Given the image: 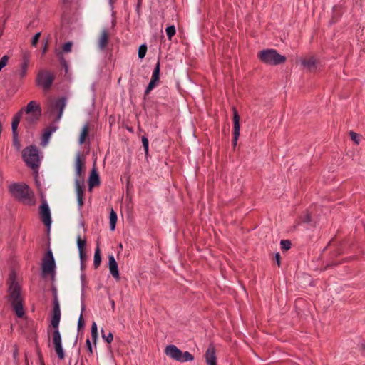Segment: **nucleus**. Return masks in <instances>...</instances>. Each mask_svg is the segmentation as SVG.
<instances>
[{
  "instance_id": "nucleus-1",
  "label": "nucleus",
  "mask_w": 365,
  "mask_h": 365,
  "mask_svg": "<svg viewBox=\"0 0 365 365\" xmlns=\"http://www.w3.org/2000/svg\"><path fill=\"white\" fill-rule=\"evenodd\" d=\"M9 286L8 292V300L11 302V305L19 318H22L25 315L23 306V297L21 296V287L16 281L14 274L9 276Z\"/></svg>"
},
{
  "instance_id": "nucleus-2",
  "label": "nucleus",
  "mask_w": 365,
  "mask_h": 365,
  "mask_svg": "<svg viewBox=\"0 0 365 365\" xmlns=\"http://www.w3.org/2000/svg\"><path fill=\"white\" fill-rule=\"evenodd\" d=\"M9 191L15 200L24 205L35 204L34 193L25 183H12L9 186Z\"/></svg>"
},
{
  "instance_id": "nucleus-3",
  "label": "nucleus",
  "mask_w": 365,
  "mask_h": 365,
  "mask_svg": "<svg viewBox=\"0 0 365 365\" xmlns=\"http://www.w3.org/2000/svg\"><path fill=\"white\" fill-rule=\"evenodd\" d=\"M22 158L27 166L37 172L41 163L39 150L38 148L31 145L26 147L22 151Z\"/></svg>"
},
{
  "instance_id": "nucleus-4",
  "label": "nucleus",
  "mask_w": 365,
  "mask_h": 365,
  "mask_svg": "<svg viewBox=\"0 0 365 365\" xmlns=\"http://www.w3.org/2000/svg\"><path fill=\"white\" fill-rule=\"evenodd\" d=\"M24 108V111L28 115L26 121L29 126L35 125L41 115V108L35 101H31Z\"/></svg>"
},
{
  "instance_id": "nucleus-5",
  "label": "nucleus",
  "mask_w": 365,
  "mask_h": 365,
  "mask_svg": "<svg viewBox=\"0 0 365 365\" xmlns=\"http://www.w3.org/2000/svg\"><path fill=\"white\" fill-rule=\"evenodd\" d=\"M54 80L53 73L47 70H40L36 75V84L47 91L51 88Z\"/></svg>"
},
{
  "instance_id": "nucleus-6",
  "label": "nucleus",
  "mask_w": 365,
  "mask_h": 365,
  "mask_svg": "<svg viewBox=\"0 0 365 365\" xmlns=\"http://www.w3.org/2000/svg\"><path fill=\"white\" fill-rule=\"evenodd\" d=\"M41 268L43 274H53L55 273L56 262L50 248L47 250L43 257Z\"/></svg>"
},
{
  "instance_id": "nucleus-7",
  "label": "nucleus",
  "mask_w": 365,
  "mask_h": 365,
  "mask_svg": "<svg viewBox=\"0 0 365 365\" xmlns=\"http://www.w3.org/2000/svg\"><path fill=\"white\" fill-rule=\"evenodd\" d=\"M66 98L61 97L55 100L50 106L49 113L50 115L55 116V121L58 120L62 115L63 110L66 106Z\"/></svg>"
},
{
  "instance_id": "nucleus-8",
  "label": "nucleus",
  "mask_w": 365,
  "mask_h": 365,
  "mask_svg": "<svg viewBox=\"0 0 365 365\" xmlns=\"http://www.w3.org/2000/svg\"><path fill=\"white\" fill-rule=\"evenodd\" d=\"M53 315L51 320V326L53 328H58L61 319V310L56 289H53Z\"/></svg>"
},
{
  "instance_id": "nucleus-9",
  "label": "nucleus",
  "mask_w": 365,
  "mask_h": 365,
  "mask_svg": "<svg viewBox=\"0 0 365 365\" xmlns=\"http://www.w3.org/2000/svg\"><path fill=\"white\" fill-rule=\"evenodd\" d=\"M40 217L49 232L51 225V211L46 202H43L39 207Z\"/></svg>"
},
{
  "instance_id": "nucleus-10",
  "label": "nucleus",
  "mask_w": 365,
  "mask_h": 365,
  "mask_svg": "<svg viewBox=\"0 0 365 365\" xmlns=\"http://www.w3.org/2000/svg\"><path fill=\"white\" fill-rule=\"evenodd\" d=\"M233 113V139L232 145L234 148L237 145V143L240 136V115L235 107H232Z\"/></svg>"
},
{
  "instance_id": "nucleus-11",
  "label": "nucleus",
  "mask_w": 365,
  "mask_h": 365,
  "mask_svg": "<svg viewBox=\"0 0 365 365\" xmlns=\"http://www.w3.org/2000/svg\"><path fill=\"white\" fill-rule=\"evenodd\" d=\"M207 365H217L216 349L213 343H210L205 354Z\"/></svg>"
},
{
  "instance_id": "nucleus-12",
  "label": "nucleus",
  "mask_w": 365,
  "mask_h": 365,
  "mask_svg": "<svg viewBox=\"0 0 365 365\" xmlns=\"http://www.w3.org/2000/svg\"><path fill=\"white\" fill-rule=\"evenodd\" d=\"M257 56L262 63L274 65V49L262 50Z\"/></svg>"
},
{
  "instance_id": "nucleus-13",
  "label": "nucleus",
  "mask_w": 365,
  "mask_h": 365,
  "mask_svg": "<svg viewBox=\"0 0 365 365\" xmlns=\"http://www.w3.org/2000/svg\"><path fill=\"white\" fill-rule=\"evenodd\" d=\"M319 61L313 56L304 58L302 61L304 68L310 72L317 71L319 68Z\"/></svg>"
},
{
  "instance_id": "nucleus-14",
  "label": "nucleus",
  "mask_w": 365,
  "mask_h": 365,
  "mask_svg": "<svg viewBox=\"0 0 365 365\" xmlns=\"http://www.w3.org/2000/svg\"><path fill=\"white\" fill-rule=\"evenodd\" d=\"M100 183V177L96 170V165L94 163L88 178L89 190L91 191L92 188L94 187L99 186Z\"/></svg>"
},
{
  "instance_id": "nucleus-15",
  "label": "nucleus",
  "mask_w": 365,
  "mask_h": 365,
  "mask_svg": "<svg viewBox=\"0 0 365 365\" xmlns=\"http://www.w3.org/2000/svg\"><path fill=\"white\" fill-rule=\"evenodd\" d=\"M31 58V53L29 51H24L22 54V63L21 64V72L19 73L20 78L23 79L27 73V69L29 65Z\"/></svg>"
},
{
  "instance_id": "nucleus-16",
  "label": "nucleus",
  "mask_w": 365,
  "mask_h": 365,
  "mask_svg": "<svg viewBox=\"0 0 365 365\" xmlns=\"http://www.w3.org/2000/svg\"><path fill=\"white\" fill-rule=\"evenodd\" d=\"M165 354L175 361L180 359V355L182 351L179 349L176 346L170 344L168 345L165 349Z\"/></svg>"
},
{
  "instance_id": "nucleus-17",
  "label": "nucleus",
  "mask_w": 365,
  "mask_h": 365,
  "mask_svg": "<svg viewBox=\"0 0 365 365\" xmlns=\"http://www.w3.org/2000/svg\"><path fill=\"white\" fill-rule=\"evenodd\" d=\"M108 265L110 274L117 280L120 279L118 263L113 255L108 257Z\"/></svg>"
},
{
  "instance_id": "nucleus-18",
  "label": "nucleus",
  "mask_w": 365,
  "mask_h": 365,
  "mask_svg": "<svg viewBox=\"0 0 365 365\" xmlns=\"http://www.w3.org/2000/svg\"><path fill=\"white\" fill-rule=\"evenodd\" d=\"M85 159L84 158H81L80 153H78L76 158V178L82 179L83 177L82 176V172L85 168Z\"/></svg>"
},
{
  "instance_id": "nucleus-19",
  "label": "nucleus",
  "mask_w": 365,
  "mask_h": 365,
  "mask_svg": "<svg viewBox=\"0 0 365 365\" xmlns=\"http://www.w3.org/2000/svg\"><path fill=\"white\" fill-rule=\"evenodd\" d=\"M109 41V34L108 31L107 29H103L101 31L100 38L98 39V45L100 49L103 50L104 49Z\"/></svg>"
},
{
  "instance_id": "nucleus-20",
  "label": "nucleus",
  "mask_w": 365,
  "mask_h": 365,
  "mask_svg": "<svg viewBox=\"0 0 365 365\" xmlns=\"http://www.w3.org/2000/svg\"><path fill=\"white\" fill-rule=\"evenodd\" d=\"M23 112H24V108H21L14 116L13 120H12V123H11L12 133H18L17 128H18V125H19V124L20 123V120L21 119Z\"/></svg>"
},
{
  "instance_id": "nucleus-21",
  "label": "nucleus",
  "mask_w": 365,
  "mask_h": 365,
  "mask_svg": "<svg viewBox=\"0 0 365 365\" xmlns=\"http://www.w3.org/2000/svg\"><path fill=\"white\" fill-rule=\"evenodd\" d=\"M76 190L77 193V197H83L84 195V179L76 178L75 180Z\"/></svg>"
},
{
  "instance_id": "nucleus-22",
  "label": "nucleus",
  "mask_w": 365,
  "mask_h": 365,
  "mask_svg": "<svg viewBox=\"0 0 365 365\" xmlns=\"http://www.w3.org/2000/svg\"><path fill=\"white\" fill-rule=\"evenodd\" d=\"M110 230L113 231L115 229L116 222H117V214L114 211V210L112 208L110 212Z\"/></svg>"
},
{
  "instance_id": "nucleus-23",
  "label": "nucleus",
  "mask_w": 365,
  "mask_h": 365,
  "mask_svg": "<svg viewBox=\"0 0 365 365\" xmlns=\"http://www.w3.org/2000/svg\"><path fill=\"white\" fill-rule=\"evenodd\" d=\"M88 131L89 127L88 123H86L82 128L80 137H79V143L83 144L85 143L86 139L88 137Z\"/></svg>"
},
{
  "instance_id": "nucleus-24",
  "label": "nucleus",
  "mask_w": 365,
  "mask_h": 365,
  "mask_svg": "<svg viewBox=\"0 0 365 365\" xmlns=\"http://www.w3.org/2000/svg\"><path fill=\"white\" fill-rule=\"evenodd\" d=\"M52 342L53 344H61V336L59 331V329L58 328H53V331L52 333Z\"/></svg>"
},
{
  "instance_id": "nucleus-25",
  "label": "nucleus",
  "mask_w": 365,
  "mask_h": 365,
  "mask_svg": "<svg viewBox=\"0 0 365 365\" xmlns=\"http://www.w3.org/2000/svg\"><path fill=\"white\" fill-rule=\"evenodd\" d=\"M101 262V250L98 246H97L95 253H94V259H93V266L95 269H97Z\"/></svg>"
},
{
  "instance_id": "nucleus-26",
  "label": "nucleus",
  "mask_w": 365,
  "mask_h": 365,
  "mask_svg": "<svg viewBox=\"0 0 365 365\" xmlns=\"http://www.w3.org/2000/svg\"><path fill=\"white\" fill-rule=\"evenodd\" d=\"M160 82L156 81V80H154V79H152L150 80V81L149 82L148 86L146 87L145 90V92H144V100L146 99V97L150 93V92L157 86L158 85Z\"/></svg>"
},
{
  "instance_id": "nucleus-27",
  "label": "nucleus",
  "mask_w": 365,
  "mask_h": 365,
  "mask_svg": "<svg viewBox=\"0 0 365 365\" xmlns=\"http://www.w3.org/2000/svg\"><path fill=\"white\" fill-rule=\"evenodd\" d=\"M160 58H158L157 63L154 68L152 74V79L156 80L160 82Z\"/></svg>"
},
{
  "instance_id": "nucleus-28",
  "label": "nucleus",
  "mask_w": 365,
  "mask_h": 365,
  "mask_svg": "<svg viewBox=\"0 0 365 365\" xmlns=\"http://www.w3.org/2000/svg\"><path fill=\"white\" fill-rule=\"evenodd\" d=\"M54 349L59 359L62 360L65 358L64 351L61 344H54Z\"/></svg>"
},
{
  "instance_id": "nucleus-29",
  "label": "nucleus",
  "mask_w": 365,
  "mask_h": 365,
  "mask_svg": "<svg viewBox=\"0 0 365 365\" xmlns=\"http://www.w3.org/2000/svg\"><path fill=\"white\" fill-rule=\"evenodd\" d=\"M193 359L194 356L192 354H191L189 351H185L184 353L182 352V354L180 355V359L178 361L186 362L191 361Z\"/></svg>"
},
{
  "instance_id": "nucleus-30",
  "label": "nucleus",
  "mask_w": 365,
  "mask_h": 365,
  "mask_svg": "<svg viewBox=\"0 0 365 365\" xmlns=\"http://www.w3.org/2000/svg\"><path fill=\"white\" fill-rule=\"evenodd\" d=\"M165 31L168 39L171 40L176 33V29L174 25H171L166 28Z\"/></svg>"
},
{
  "instance_id": "nucleus-31",
  "label": "nucleus",
  "mask_w": 365,
  "mask_h": 365,
  "mask_svg": "<svg viewBox=\"0 0 365 365\" xmlns=\"http://www.w3.org/2000/svg\"><path fill=\"white\" fill-rule=\"evenodd\" d=\"M147 49L148 48H147L146 44H142L139 46V48H138V58H139L143 59L145 56Z\"/></svg>"
},
{
  "instance_id": "nucleus-32",
  "label": "nucleus",
  "mask_w": 365,
  "mask_h": 365,
  "mask_svg": "<svg viewBox=\"0 0 365 365\" xmlns=\"http://www.w3.org/2000/svg\"><path fill=\"white\" fill-rule=\"evenodd\" d=\"M86 245V239L82 240L80 237L77 239V245L78 248L79 252H82V251H85V247Z\"/></svg>"
},
{
  "instance_id": "nucleus-33",
  "label": "nucleus",
  "mask_w": 365,
  "mask_h": 365,
  "mask_svg": "<svg viewBox=\"0 0 365 365\" xmlns=\"http://www.w3.org/2000/svg\"><path fill=\"white\" fill-rule=\"evenodd\" d=\"M102 338L108 344H110L113 340V335L111 332H109L107 335H106L103 329H101Z\"/></svg>"
},
{
  "instance_id": "nucleus-34",
  "label": "nucleus",
  "mask_w": 365,
  "mask_h": 365,
  "mask_svg": "<svg viewBox=\"0 0 365 365\" xmlns=\"http://www.w3.org/2000/svg\"><path fill=\"white\" fill-rule=\"evenodd\" d=\"M13 138V145L14 146L19 150L21 148V143L19 140V135L18 133H12Z\"/></svg>"
},
{
  "instance_id": "nucleus-35",
  "label": "nucleus",
  "mask_w": 365,
  "mask_h": 365,
  "mask_svg": "<svg viewBox=\"0 0 365 365\" xmlns=\"http://www.w3.org/2000/svg\"><path fill=\"white\" fill-rule=\"evenodd\" d=\"M281 249L283 250H288L291 247V242L288 240H282L280 242Z\"/></svg>"
},
{
  "instance_id": "nucleus-36",
  "label": "nucleus",
  "mask_w": 365,
  "mask_h": 365,
  "mask_svg": "<svg viewBox=\"0 0 365 365\" xmlns=\"http://www.w3.org/2000/svg\"><path fill=\"white\" fill-rule=\"evenodd\" d=\"M41 32H37L31 38V44L32 46L36 47L38 44V40L41 37Z\"/></svg>"
},
{
  "instance_id": "nucleus-37",
  "label": "nucleus",
  "mask_w": 365,
  "mask_h": 365,
  "mask_svg": "<svg viewBox=\"0 0 365 365\" xmlns=\"http://www.w3.org/2000/svg\"><path fill=\"white\" fill-rule=\"evenodd\" d=\"M286 61V57L282 56L275 51V65L284 63Z\"/></svg>"
},
{
  "instance_id": "nucleus-38",
  "label": "nucleus",
  "mask_w": 365,
  "mask_h": 365,
  "mask_svg": "<svg viewBox=\"0 0 365 365\" xmlns=\"http://www.w3.org/2000/svg\"><path fill=\"white\" fill-rule=\"evenodd\" d=\"M53 130H54V129H53V128H47L45 130L43 135V141H45V142L48 141V140L49 139V138Z\"/></svg>"
},
{
  "instance_id": "nucleus-39",
  "label": "nucleus",
  "mask_w": 365,
  "mask_h": 365,
  "mask_svg": "<svg viewBox=\"0 0 365 365\" xmlns=\"http://www.w3.org/2000/svg\"><path fill=\"white\" fill-rule=\"evenodd\" d=\"M142 143H143V146L144 150H145V155H148V145H149V142H148V138L145 137V136H143L142 137Z\"/></svg>"
},
{
  "instance_id": "nucleus-40",
  "label": "nucleus",
  "mask_w": 365,
  "mask_h": 365,
  "mask_svg": "<svg viewBox=\"0 0 365 365\" xmlns=\"http://www.w3.org/2000/svg\"><path fill=\"white\" fill-rule=\"evenodd\" d=\"M9 57L7 55L4 56L0 59V68H4L9 62Z\"/></svg>"
},
{
  "instance_id": "nucleus-41",
  "label": "nucleus",
  "mask_w": 365,
  "mask_h": 365,
  "mask_svg": "<svg viewBox=\"0 0 365 365\" xmlns=\"http://www.w3.org/2000/svg\"><path fill=\"white\" fill-rule=\"evenodd\" d=\"M349 135H350L351 139L353 141H354L356 144H359L361 136L353 131H351Z\"/></svg>"
},
{
  "instance_id": "nucleus-42",
  "label": "nucleus",
  "mask_w": 365,
  "mask_h": 365,
  "mask_svg": "<svg viewBox=\"0 0 365 365\" xmlns=\"http://www.w3.org/2000/svg\"><path fill=\"white\" fill-rule=\"evenodd\" d=\"M72 45V42L71 41L65 43L62 47L63 51L66 53L70 52L71 51Z\"/></svg>"
},
{
  "instance_id": "nucleus-43",
  "label": "nucleus",
  "mask_w": 365,
  "mask_h": 365,
  "mask_svg": "<svg viewBox=\"0 0 365 365\" xmlns=\"http://www.w3.org/2000/svg\"><path fill=\"white\" fill-rule=\"evenodd\" d=\"M85 325V321L83 319L82 314L80 315L78 321V329L80 330L81 329L83 328Z\"/></svg>"
},
{
  "instance_id": "nucleus-44",
  "label": "nucleus",
  "mask_w": 365,
  "mask_h": 365,
  "mask_svg": "<svg viewBox=\"0 0 365 365\" xmlns=\"http://www.w3.org/2000/svg\"><path fill=\"white\" fill-rule=\"evenodd\" d=\"M60 63H61V65L65 68L66 72H67L68 71V63L62 55H61V56H60Z\"/></svg>"
},
{
  "instance_id": "nucleus-45",
  "label": "nucleus",
  "mask_w": 365,
  "mask_h": 365,
  "mask_svg": "<svg viewBox=\"0 0 365 365\" xmlns=\"http://www.w3.org/2000/svg\"><path fill=\"white\" fill-rule=\"evenodd\" d=\"M36 353L38 354V359H39V361H40L41 364V365H45L44 361H43V356H42V354H41V351L39 347L36 348Z\"/></svg>"
},
{
  "instance_id": "nucleus-46",
  "label": "nucleus",
  "mask_w": 365,
  "mask_h": 365,
  "mask_svg": "<svg viewBox=\"0 0 365 365\" xmlns=\"http://www.w3.org/2000/svg\"><path fill=\"white\" fill-rule=\"evenodd\" d=\"M86 349H87V351L89 352V354L91 355H92L93 354V349H92V345H91V341L89 339H86Z\"/></svg>"
},
{
  "instance_id": "nucleus-47",
  "label": "nucleus",
  "mask_w": 365,
  "mask_h": 365,
  "mask_svg": "<svg viewBox=\"0 0 365 365\" xmlns=\"http://www.w3.org/2000/svg\"><path fill=\"white\" fill-rule=\"evenodd\" d=\"M81 264H83L86 259V254L85 251H82V252H79Z\"/></svg>"
},
{
  "instance_id": "nucleus-48",
  "label": "nucleus",
  "mask_w": 365,
  "mask_h": 365,
  "mask_svg": "<svg viewBox=\"0 0 365 365\" xmlns=\"http://www.w3.org/2000/svg\"><path fill=\"white\" fill-rule=\"evenodd\" d=\"M302 221L305 223L310 222L312 221L310 215L309 214L305 215L304 217H302Z\"/></svg>"
},
{
  "instance_id": "nucleus-49",
  "label": "nucleus",
  "mask_w": 365,
  "mask_h": 365,
  "mask_svg": "<svg viewBox=\"0 0 365 365\" xmlns=\"http://www.w3.org/2000/svg\"><path fill=\"white\" fill-rule=\"evenodd\" d=\"M93 333L98 334V328L96 322H93L91 325V334Z\"/></svg>"
},
{
  "instance_id": "nucleus-50",
  "label": "nucleus",
  "mask_w": 365,
  "mask_h": 365,
  "mask_svg": "<svg viewBox=\"0 0 365 365\" xmlns=\"http://www.w3.org/2000/svg\"><path fill=\"white\" fill-rule=\"evenodd\" d=\"M48 40H46L45 42H44V46H43V48L42 49V53L44 54L47 52L48 51Z\"/></svg>"
},
{
  "instance_id": "nucleus-51",
  "label": "nucleus",
  "mask_w": 365,
  "mask_h": 365,
  "mask_svg": "<svg viewBox=\"0 0 365 365\" xmlns=\"http://www.w3.org/2000/svg\"><path fill=\"white\" fill-rule=\"evenodd\" d=\"M78 206L81 207L83 205V197H77Z\"/></svg>"
},
{
  "instance_id": "nucleus-52",
  "label": "nucleus",
  "mask_w": 365,
  "mask_h": 365,
  "mask_svg": "<svg viewBox=\"0 0 365 365\" xmlns=\"http://www.w3.org/2000/svg\"><path fill=\"white\" fill-rule=\"evenodd\" d=\"M97 338H98V334H95V333L91 334V339H92L94 344H96Z\"/></svg>"
},
{
  "instance_id": "nucleus-53",
  "label": "nucleus",
  "mask_w": 365,
  "mask_h": 365,
  "mask_svg": "<svg viewBox=\"0 0 365 365\" xmlns=\"http://www.w3.org/2000/svg\"><path fill=\"white\" fill-rule=\"evenodd\" d=\"M279 258H280L279 254L276 253L275 254V260L277 261V263L278 265H279Z\"/></svg>"
},
{
  "instance_id": "nucleus-54",
  "label": "nucleus",
  "mask_w": 365,
  "mask_h": 365,
  "mask_svg": "<svg viewBox=\"0 0 365 365\" xmlns=\"http://www.w3.org/2000/svg\"><path fill=\"white\" fill-rule=\"evenodd\" d=\"M141 4H142V0H138V4H137V10L138 11H139Z\"/></svg>"
},
{
  "instance_id": "nucleus-55",
  "label": "nucleus",
  "mask_w": 365,
  "mask_h": 365,
  "mask_svg": "<svg viewBox=\"0 0 365 365\" xmlns=\"http://www.w3.org/2000/svg\"><path fill=\"white\" fill-rule=\"evenodd\" d=\"M17 355H18V349H17V348H15L14 351V357L16 359Z\"/></svg>"
},
{
  "instance_id": "nucleus-56",
  "label": "nucleus",
  "mask_w": 365,
  "mask_h": 365,
  "mask_svg": "<svg viewBox=\"0 0 365 365\" xmlns=\"http://www.w3.org/2000/svg\"><path fill=\"white\" fill-rule=\"evenodd\" d=\"M25 362H26V365H29V361H28V359H27L26 354H25Z\"/></svg>"
},
{
  "instance_id": "nucleus-57",
  "label": "nucleus",
  "mask_w": 365,
  "mask_h": 365,
  "mask_svg": "<svg viewBox=\"0 0 365 365\" xmlns=\"http://www.w3.org/2000/svg\"><path fill=\"white\" fill-rule=\"evenodd\" d=\"M62 1H63V4H66V3L68 2V0H62Z\"/></svg>"
},
{
  "instance_id": "nucleus-58",
  "label": "nucleus",
  "mask_w": 365,
  "mask_h": 365,
  "mask_svg": "<svg viewBox=\"0 0 365 365\" xmlns=\"http://www.w3.org/2000/svg\"><path fill=\"white\" fill-rule=\"evenodd\" d=\"M127 129H128L130 132H133V129H132V128H128Z\"/></svg>"
},
{
  "instance_id": "nucleus-59",
  "label": "nucleus",
  "mask_w": 365,
  "mask_h": 365,
  "mask_svg": "<svg viewBox=\"0 0 365 365\" xmlns=\"http://www.w3.org/2000/svg\"><path fill=\"white\" fill-rule=\"evenodd\" d=\"M84 309H85V306H84V305H83V307H82V311H83Z\"/></svg>"
},
{
  "instance_id": "nucleus-60",
  "label": "nucleus",
  "mask_w": 365,
  "mask_h": 365,
  "mask_svg": "<svg viewBox=\"0 0 365 365\" xmlns=\"http://www.w3.org/2000/svg\"><path fill=\"white\" fill-rule=\"evenodd\" d=\"M119 247H120V248H122V247H123L122 244H120V245H119Z\"/></svg>"
},
{
  "instance_id": "nucleus-61",
  "label": "nucleus",
  "mask_w": 365,
  "mask_h": 365,
  "mask_svg": "<svg viewBox=\"0 0 365 365\" xmlns=\"http://www.w3.org/2000/svg\"><path fill=\"white\" fill-rule=\"evenodd\" d=\"M84 267V263L83 264H81V268L83 269Z\"/></svg>"
},
{
  "instance_id": "nucleus-62",
  "label": "nucleus",
  "mask_w": 365,
  "mask_h": 365,
  "mask_svg": "<svg viewBox=\"0 0 365 365\" xmlns=\"http://www.w3.org/2000/svg\"><path fill=\"white\" fill-rule=\"evenodd\" d=\"M2 68H0V71H1Z\"/></svg>"
}]
</instances>
